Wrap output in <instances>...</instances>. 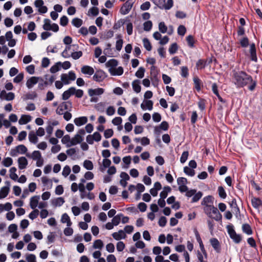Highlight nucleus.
<instances>
[{"label":"nucleus","instance_id":"5701e85b","mask_svg":"<svg viewBox=\"0 0 262 262\" xmlns=\"http://www.w3.org/2000/svg\"><path fill=\"white\" fill-rule=\"evenodd\" d=\"M31 120V117L28 115H22L18 121L20 125L26 124Z\"/></svg>","mask_w":262,"mask_h":262},{"label":"nucleus","instance_id":"49530a36","mask_svg":"<svg viewBox=\"0 0 262 262\" xmlns=\"http://www.w3.org/2000/svg\"><path fill=\"white\" fill-rule=\"evenodd\" d=\"M82 56V52L81 51L78 52H72V53H70V57H72L73 59L76 60L80 58Z\"/></svg>","mask_w":262,"mask_h":262},{"label":"nucleus","instance_id":"412c9836","mask_svg":"<svg viewBox=\"0 0 262 262\" xmlns=\"http://www.w3.org/2000/svg\"><path fill=\"white\" fill-rule=\"evenodd\" d=\"M210 242L213 248V249L216 251V252L219 253L221 251L220 243L217 239L215 238H212L210 239Z\"/></svg>","mask_w":262,"mask_h":262},{"label":"nucleus","instance_id":"13d9d810","mask_svg":"<svg viewBox=\"0 0 262 262\" xmlns=\"http://www.w3.org/2000/svg\"><path fill=\"white\" fill-rule=\"evenodd\" d=\"M218 192L220 196L222 199H225L227 195L226 193L222 186H219L218 188Z\"/></svg>","mask_w":262,"mask_h":262},{"label":"nucleus","instance_id":"ddd939ff","mask_svg":"<svg viewBox=\"0 0 262 262\" xmlns=\"http://www.w3.org/2000/svg\"><path fill=\"white\" fill-rule=\"evenodd\" d=\"M88 122V118L85 116L80 117L76 118L74 120V122L77 126H82L86 124Z\"/></svg>","mask_w":262,"mask_h":262},{"label":"nucleus","instance_id":"4c0bfd02","mask_svg":"<svg viewBox=\"0 0 262 262\" xmlns=\"http://www.w3.org/2000/svg\"><path fill=\"white\" fill-rule=\"evenodd\" d=\"M83 166L85 169L89 170H92L94 168V165L92 162L88 160H85L83 162Z\"/></svg>","mask_w":262,"mask_h":262},{"label":"nucleus","instance_id":"8fccbe9b","mask_svg":"<svg viewBox=\"0 0 262 262\" xmlns=\"http://www.w3.org/2000/svg\"><path fill=\"white\" fill-rule=\"evenodd\" d=\"M71 171L70 167L68 165H66L63 168L62 174L64 177L66 178L70 174Z\"/></svg>","mask_w":262,"mask_h":262},{"label":"nucleus","instance_id":"c756f323","mask_svg":"<svg viewBox=\"0 0 262 262\" xmlns=\"http://www.w3.org/2000/svg\"><path fill=\"white\" fill-rule=\"evenodd\" d=\"M71 141L72 139H71V137L69 135H66L64 136L61 139V142L63 144H66L67 147H70L72 146L69 145L70 144L72 143Z\"/></svg>","mask_w":262,"mask_h":262},{"label":"nucleus","instance_id":"c03bdc74","mask_svg":"<svg viewBox=\"0 0 262 262\" xmlns=\"http://www.w3.org/2000/svg\"><path fill=\"white\" fill-rule=\"evenodd\" d=\"M61 64L60 62H57L53 66L50 68V72L52 73H55L60 70V67Z\"/></svg>","mask_w":262,"mask_h":262},{"label":"nucleus","instance_id":"864d4df0","mask_svg":"<svg viewBox=\"0 0 262 262\" xmlns=\"http://www.w3.org/2000/svg\"><path fill=\"white\" fill-rule=\"evenodd\" d=\"M159 30L162 33H165L167 32V27L164 22H160L159 24Z\"/></svg>","mask_w":262,"mask_h":262},{"label":"nucleus","instance_id":"b1692460","mask_svg":"<svg viewBox=\"0 0 262 262\" xmlns=\"http://www.w3.org/2000/svg\"><path fill=\"white\" fill-rule=\"evenodd\" d=\"M68 105L67 102H63L57 108L56 112L58 115H62L63 114V111L64 110L68 109Z\"/></svg>","mask_w":262,"mask_h":262},{"label":"nucleus","instance_id":"4be33fe9","mask_svg":"<svg viewBox=\"0 0 262 262\" xmlns=\"http://www.w3.org/2000/svg\"><path fill=\"white\" fill-rule=\"evenodd\" d=\"M26 156L35 161L42 157L41 152L38 150L34 151L31 155L27 153L26 154Z\"/></svg>","mask_w":262,"mask_h":262},{"label":"nucleus","instance_id":"1a4fd4ad","mask_svg":"<svg viewBox=\"0 0 262 262\" xmlns=\"http://www.w3.org/2000/svg\"><path fill=\"white\" fill-rule=\"evenodd\" d=\"M169 127L168 123L166 121H163L160 124L159 126H156L154 128L155 133L156 134H159L161 133V130L166 131L168 130Z\"/></svg>","mask_w":262,"mask_h":262},{"label":"nucleus","instance_id":"393cba45","mask_svg":"<svg viewBox=\"0 0 262 262\" xmlns=\"http://www.w3.org/2000/svg\"><path fill=\"white\" fill-rule=\"evenodd\" d=\"M61 222L62 223H67V227H70L72 224L69 216L66 213H64L62 215Z\"/></svg>","mask_w":262,"mask_h":262},{"label":"nucleus","instance_id":"338daca9","mask_svg":"<svg viewBox=\"0 0 262 262\" xmlns=\"http://www.w3.org/2000/svg\"><path fill=\"white\" fill-rule=\"evenodd\" d=\"M61 80L64 84H68L70 83V79L67 74H62L61 75Z\"/></svg>","mask_w":262,"mask_h":262},{"label":"nucleus","instance_id":"37998d69","mask_svg":"<svg viewBox=\"0 0 262 262\" xmlns=\"http://www.w3.org/2000/svg\"><path fill=\"white\" fill-rule=\"evenodd\" d=\"M145 69L143 67H140L136 72L135 75L137 77L142 78L144 76Z\"/></svg>","mask_w":262,"mask_h":262},{"label":"nucleus","instance_id":"603ef678","mask_svg":"<svg viewBox=\"0 0 262 262\" xmlns=\"http://www.w3.org/2000/svg\"><path fill=\"white\" fill-rule=\"evenodd\" d=\"M26 258L27 262H36V256L33 254H27Z\"/></svg>","mask_w":262,"mask_h":262},{"label":"nucleus","instance_id":"7ed1b4c3","mask_svg":"<svg viewBox=\"0 0 262 262\" xmlns=\"http://www.w3.org/2000/svg\"><path fill=\"white\" fill-rule=\"evenodd\" d=\"M104 92V90L102 88L90 89L88 90V94L91 97L90 101L91 102H97L99 100L97 96H100Z\"/></svg>","mask_w":262,"mask_h":262},{"label":"nucleus","instance_id":"dca6fc26","mask_svg":"<svg viewBox=\"0 0 262 262\" xmlns=\"http://www.w3.org/2000/svg\"><path fill=\"white\" fill-rule=\"evenodd\" d=\"M112 236L114 239L117 241L120 240L121 239H124L126 237V234L125 232L122 230H120L118 232H114L112 234Z\"/></svg>","mask_w":262,"mask_h":262},{"label":"nucleus","instance_id":"9d476101","mask_svg":"<svg viewBox=\"0 0 262 262\" xmlns=\"http://www.w3.org/2000/svg\"><path fill=\"white\" fill-rule=\"evenodd\" d=\"M39 78L38 77L33 76L30 77L26 81V86L29 89H32L36 84L38 83Z\"/></svg>","mask_w":262,"mask_h":262},{"label":"nucleus","instance_id":"f704fd0d","mask_svg":"<svg viewBox=\"0 0 262 262\" xmlns=\"http://www.w3.org/2000/svg\"><path fill=\"white\" fill-rule=\"evenodd\" d=\"M243 231L247 235H251L252 233V231L251 227L247 224H243L242 226Z\"/></svg>","mask_w":262,"mask_h":262},{"label":"nucleus","instance_id":"79ce46f5","mask_svg":"<svg viewBox=\"0 0 262 262\" xmlns=\"http://www.w3.org/2000/svg\"><path fill=\"white\" fill-rule=\"evenodd\" d=\"M72 24L74 26H75L77 28H79L82 25V19L78 18H74L72 20Z\"/></svg>","mask_w":262,"mask_h":262},{"label":"nucleus","instance_id":"09e8293b","mask_svg":"<svg viewBox=\"0 0 262 262\" xmlns=\"http://www.w3.org/2000/svg\"><path fill=\"white\" fill-rule=\"evenodd\" d=\"M43 21V29L46 31L50 30L52 25L50 20L49 19H45Z\"/></svg>","mask_w":262,"mask_h":262},{"label":"nucleus","instance_id":"f3484780","mask_svg":"<svg viewBox=\"0 0 262 262\" xmlns=\"http://www.w3.org/2000/svg\"><path fill=\"white\" fill-rule=\"evenodd\" d=\"M75 45L72 46H66L64 50L61 53V56L64 58H69L70 57V53H72L74 51L72 50V47H74Z\"/></svg>","mask_w":262,"mask_h":262},{"label":"nucleus","instance_id":"aec40b11","mask_svg":"<svg viewBox=\"0 0 262 262\" xmlns=\"http://www.w3.org/2000/svg\"><path fill=\"white\" fill-rule=\"evenodd\" d=\"M105 78V73L102 71L96 72V73L93 76V79L94 80L97 82L102 81Z\"/></svg>","mask_w":262,"mask_h":262},{"label":"nucleus","instance_id":"774afa93","mask_svg":"<svg viewBox=\"0 0 262 262\" xmlns=\"http://www.w3.org/2000/svg\"><path fill=\"white\" fill-rule=\"evenodd\" d=\"M122 119L120 117H116L112 120V123L115 125H119L121 124Z\"/></svg>","mask_w":262,"mask_h":262},{"label":"nucleus","instance_id":"4d7b16f0","mask_svg":"<svg viewBox=\"0 0 262 262\" xmlns=\"http://www.w3.org/2000/svg\"><path fill=\"white\" fill-rule=\"evenodd\" d=\"M202 193L200 191L196 193L193 195V196L192 199V202H198L202 196Z\"/></svg>","mask_w":262,"mask_h":262},{"label":"nucleus","instance_id":"5fc2aeb1","mask_svg":"<svg viewBox=\"0 0 262 262\" xmlns=\"http://www.w3.org/2000/svg\"><path fill=\"white\" fill-rule=\"evenodd\" d=\"M178 50V45L176 43H173L169 48V52L170 54H173L176 53Z\"/></svg>","mask_w":262,"mask_h":262},{"label":"nucleus","instance_id":"4468645a","mask_svg":"<svg viewBox=\"0 0 262 262\" xmlns=\"http://www.w3.org/2000/svg\"><path fill=\"white\" fill-rule=\"evenodd\" d=\"M141 107L143 110L151 111L153 108V102L151 100H144L141 104Z\"/></svg>","mask_w":262,"mask_h":262},{"label":"nucleus","instance_id":"2f4dec72","mask_svg":"<svg viewBox=\"0 0 262 262\" xmlns=\"http://www.w3.org/2000/svg\"><path fill=\"white\" fill-rule=\"evenodd\" d=\"M106 67L110 68L109 69L115 68L118 65V61L115 59L109 60L106 63Z\"/></svg>","mask_w":262,"mask_h":262},{"label":"nucleus","instance_id":"7c9ffc66","mask_svg":"<svg viewBox=\"0 0 262 262\" xmlns=\"http://www.w3.org/2000/svg\"><path fill=\"white\" fill-rule=\"evenodd\" d=\"M39 78V81H38V88L42 90L44 89L45 87H46L48 84V83L47 81L45 80L42 77H38Z\"/></svg>","mask_w":262,"mask_h":262},{"label":"nucleus","instance_id":"de8ad7c7","mask_svg":"<svg viewBox=\"0 0 262 262\" xmlns=\"http://www.w3.org/2000/svg\"><path fill=\"white\" fill-rule=\"evenodd\" d=\"M184 172L188 176L192 177L195 174V171L193 169H191L190 167L187 166H185L184 168Z\"/></svg>","mask_w":262,"mask_h":262},{"label":"nucleus","instance_id":"bf43d9fd","mask_svg":"<svg viewBox=\"0 0 262 262\" xmlns=\"http://www.w3.org/2000/svg\"><path fill=\"white\" fill-rule=\"evenodd\" d=\"M39 214V211L37 209H34L29 215V217L31 220L36 219Z\"/></svg>","mask_w":262,"mask_h":262},{"label":"nucleus","instance_id":"20e7f679","mask_svg":"<svg viewBox=\"0 0 262 262\" xmlns=\"http://www.w3.org/2000/svg\"><path fill=\"white\" fill-rule=\"evenodd\" d=\"M85 134V131L83 128L80 129L77 133L72 138V143L69 145H76L80 143L83 140V136Z\"/></svg>","mask_w":262,"mask_h":262},{"label":"nucleus","instance_id":"c85d7f7f","mask_svg":"<svg viewBox=\"0 0 262 262\" xmlns=\"http://www.w3.org/2000/svg\"><path fill=\"white\" fill-rule=\"evenodd\" d=\"M28 138L30 142L33 144H36L38 142L37 135L35 134L33 131H31L29 133Z\"/></svg>","mask_w":262,"mask_h":262},{"label":"nucleus","instance_id":"a18cd8bd","mask_svg":"<svg viewBox=\"0 0 262 262\" xmlns=\"http://www.w3.org/2000/svg\"><path fill=\"white\" fill-rule=\"evenodd\" d=\"M95 108L97 111L103 113L105 110V104L102 102L98 103L95 105Z\"/></svg>","mask_w":262,"mask_h":262},{"label":"nucleus","instance_id":"6ab92c4d","mask_svg":"<svg viewBox=\"0 0 262 262\" xmlns=\"http://www.w3.org/2000/svg\"><path fill=\"white\" fill-rule=\"evenodd\" d=\"M18 168L20 169H24L26 168L28 162L27 159L24 157H21L18 159Z\"/></svg>","mask_w":262,"mask_h":262},{"label":"nucleus","instance_id":"6e6552de","mask_svg":"<svg viewBox=\"0 0 262 262\" xmlns=\"http://www.w3.org/2000/svg\"><path fill=\"white\" fill-rule=\"evenodd\" d=\"M44 2L42 0H36L34 2L35 6L38 8V11L40 13H45L48 11V8L46 6L43 5Z\"/></svg>","mask_w":262,"mask_h":262},{"label":"nucleus","instance_id":"a19ab883","mask_svg":"<svg viewBox=\"0 0 262 262\" xmlns=\"http://www.w3.org/2000/svg\"><path fill=\"white\" fill-rule=\"evenodd\" d=\"M143 43L144 47L147 51H149L151 50L152 47H151V43L147 38H143Z\"/></svg>","mask_w":262,"mask_h":262},{"label":"nucleus","instance_id":"a211bd4d","mask_svg":"<svg viewBox=\"0 0 262 262\" xmlns=\"http://www.w3.org/2000/svg\"><path fill=\"white\" fill-rule=\"evenodd\" d=\"M250 54L251 59L252 61L256 62L257 60V58L256 56V48L254 43H252L250 46Z\"/></svg>","mask_w":262,"mask_h":262},{"label":"nucleus","instance_id":"680f3d73","mask_svg":"<svg viewBox=\"0 0 262 262\" xmlns=\"http://www.w3.org/2000/svg\"><path fill=\"white\" fill-rule=\"evenodd\" d=\"M173 6V1L172 0H167V3L164 2V5L162 7V8H164L166 10L170 9Z\"/></svg>","mask_w":262,"mask_h":262},{"label":"nucleus","instance_id":"bb28decb","mask_svg":"<svg viewBox=\"0 0 262 262\" xmlns=\"http://www.w3.org/2000/svg\"><path fill=\"white\" fill-rule=\"evenodd\" d=\"M140 81L139 80H135L132 82V86L134 91L137 93L141 91Z\"/></svg>","mask_w":262,"mask_h":262},{"label":"nucleus","instance_id":"58836bf2","mask_svg":"<svg viewBox=\"0 0 262 262\" xmlns=\"http://www.w3.org/2000/svg\"><path fill=\"white\" fill-rule=\"evenodd\" d=\"M252 206L255 208H258L261 205V201L260 199L254 198L251 200Z\"/></svg>","mask_w":262,"mask_h":262},{"label":"nucleus","instance_id":"f03ea898","mask_svg":"<svg viewBox=\"0 0 262 262\" xmlns=\"http://www.w3.org/2000/svg\"><path fill=\"white\" fill-rule=\"evenodd\" d=\"M204 211L209 217L216 221H219L222 219V214L217 209L213 206L206 205L204 207Z\"/></svg>","mask_w":262,"mask_h":262},{"label":"nucleus","instance_id":"39448f33","mask_svg":"<svg viewBox=\"0 0 262 262\" xmlns=\"http://www.w3.org/2000/svg\"><path fill=\"white\" fill-rule=\"evenodd\" d=\"M228 233L231 239L236 244H238L242 240L241 236L236 233L232 226H227Z\"/></svg>","mask_w":262,"mask_h":262},{"label":"nucleus","instance_id":"6e6d98bb","mask_svg":"<svg viewBox=\"0 0 262 262\" xmlns=\"http://www.w3.org/2000/svg\"><path fill=\"white\" fill-rule=\"evenodd\" d=\"M13 163V160L12 158L10 157L6 158L4 159L3 161V163L4 165L6 167H9Z\"/></svg>","mask_w":262,"mask_h":262},{"label":"nucleus","instance_id":"473e14b6","mask_svg":"<svg viewBox=\"0 0 262 262\" xmlns=\"http://www.w3.org/2000/svg\"><path fill=\"white\" fill-rule=\"evenodd\" d=\"M64 203V200L62 197L57 198L52 201V204L55 206H61Z\"/></svg>","mask_w":262,"mask_h":262},{"label":"nucleus","instance_id":"e2e57ef3","mask_svg":"<svg viewBox=\"0 0 262 262\" xmlns=\"http://www.w3.org/2000/svg\"><path fill=\"white\" fill-rule=\"evenodd\" d=\"M88 13L93 16H97L99 13V10L98 8L93 7L89 9Z\"/></svg>","mask_w":262,"mask_h":262},{"label":"nucleus","instance_id":"0eeeda50","mask_svg":"<svg viewBox=\"0 0 262 262\" xmlns=\"http://www.w3.org/2000/svg\"><path fill=\"white\" fill-rule=\"evenodd\" d=\"M27 148L24 145H19L15 148L11 149L10 155L12 157H15L18 154H24L27 152Z\"/></svg>","mask_w":262,"mask_h":262},{"label":"nucleus","instance_id":"f8f14e48","mask_svg":"<svg viewBox=\"0 0 262 262\" xmlns=\"http://www.w3.org/2000/svg\"><path fill=\"white\" fill-rule=\"evenodd\" d=\"M108 72L113 76H120L123 73V69L122 67L109 69Z\"/></svg>","mask_w":262,"mask_h":262},{"label":"nucleus","instance_id":"69168bd1","mask_svg":"<svg viewBox=\"0 0 262 262\" xmlns=\"http://www.w3.org/2000/svg\"><path fill=\"white\" fill-rule=\"evenodd\" d=\"M188 155L189 153L187 151H184L182 153L180 158V161L182 163H184L186 161L188 157Z\"/></svg>","mask_w":262,"mask_h":262},{"label":"nucleus","instance_id":"a878e982","mask_svg":"<svg viewBox=\"0 0 262 262\" xmlns=\"http://www.w3.org/2000/svg\"><path fill=\"white\" fill-rule=\"evenodd\" d=\"M81 72L84 74L92 75L94 73L93 68L88 66H84L81 68Z\"/></svg>","mask_w":262,"mask_h":262},{"label":"nucleus","instance_id":"c9c22d12","mask_svg":"<svg viewBox=\"0 0 262 262\" xmlns=\"http://www.w3.org/2000/svg\"><path fill=\"white\" fill-rule=\"evenodd\" d=\"M123 214L120 213L114 216L112 220V222L113 223L114 226H117L120 223L121 217Z\"/></svg>","mask_w":262,"mask_h":262},{"label":"nucleus","instance_id":"cd10ccee","mask_svg":"<svg viewBox=\"0 0 262 262\" xmlns=\"http://www.w3.org/2000/svg\"><path fill=\"white\" fill-rule=\"evenodd\" d=\"M171 191V188L169 186L164 187L163 190L160 192V199H165L167 196L168 193Z\"/></svg>","mask_w":262,"mask_h":262},{"label":"nucleus","instance_id":"423d86ee","mask_svg":"<svg viewBox=\"0 0 262 262\" xmlns=\"http://www.w3.org/2000/svg\"><path fill=\"white\" fill-rule=\"evenodd\" d=\"M136 0H128L121 7L120 12L122 15H126L130 11Z\"/></svg>","mask_w":262,"mask_h":262},{"label":"nucleus","instance_id":"9b49d317","mask_svg":"<svg viewBox=\"0 0 262 262\" xmlns=\"http://www.w3.org/2000/svg\"><path fill=\"white\" fill-rule=\"evenodd\" d=\"M6 186L3 187L0 190V195L2 198H5L7 196L9 193L10 187V183L9 181L5 182Z\"/></svg>","mask_w":262,"mask_h":262},{"label":"nucleus","instance_id":"ea45409f","mask_svg":"<svg viewBox=\"0 0 262 262\" xmlns=\"http://www.w3.org/2000/svg\"><path fill=\"white\" fill-rule=\"evenodd\" d=\"M93 247L94 249L100 250L103 247V243L101 239H97L94 242Z\"/></svg>","mask_w":262,"mask_h":262},{"label":"nucleus","instance_id":"3c124183","mask_svg":"<svg viewBox=\"0 0 262 262\" xmlns=\"http://www.w3.org/2000/svg\"><path fill=\"white\" fill-rule=\"evenodd\" d=\"M152 26V22L150 20L145 21L143 24L144 30L146 31H150L151 29Z\"/></svg>","mask_w":262,"mask_h":262},{"label":"nucleus","instance_id":"72a5a7b5","mask_svg":"<svg viewBox=\"0 0 262 262\" xmlns=\"http://www.w3.org/2000/svg\"><path fill=\"white\" fill-rule=\"evenodd\" d=\"M16 171V168L15 167H12L10 169V178L14 181H16L18 179Z\"/></svg>","mask_w":262,"mask_h":262},{"label":"nucleus","instance_id":"f257e3e1","mask_svg":"<svg viewBox=\"0 0 262 262\" xmlns=\"http://www.w3.org/2000/svg\"><path fill=\"white\" fill-rule=\"evenodd\" d=\"M233 82L237 88H243L250 83L249 89L253 91L256 86V82L252 77L243 71L235 72L233 75Z\"/></svg>","mask_w":262,"mask_h":262},{"label":"nucleus","instance_id":"2eb2a0df","mask_svg":"<svg viewBox=\"0 0 262 262\" xmlns=\"http://www.w3.org/2000/svg\"><path fill=\"white\" fill-rule=\"evenodd\" d=\"M39 199V195H35L31 198L30 201V206L31 209H34L36 208L38 205Z\"/></svg>","mask_w":262,"mask_h":262},{"label":"nucleus","instance_id":"e433bc0d","mask_svg":"<svg viewBox=\"0 0 262 262\" xmlns=\"http://www.w3.org/2000/svg\"><path fill=\"white\" fill-rule=\"evenodd\" d=\"M117 38L118 39L116 41V48L117 51H120L122 48V45H123V39L121 38V35H118Z\"/></svg>","mask_w":262,"mask_h":262},{"label":"nucleus","instance_id":"052dcab7","mask_svg":"<svg viewBox=\"0 0 262 262\" xmlns=\"http://www.w3.org/2000/svg\"><path fill=\"white\" fill-rule=\"evenodd\" d=\"M24 75L23 73L18 74L14 79L13 82L18 83L21 82L24 79Z\"/></svg>","mask_w":262,"mask_h":262},{"label":"nucleus","instance_id":"0e129e2a","mask_svg":"<svg viewBox=\"0 0 262 262\" xmlns=\"http://www.w3.org/2000/svg\"><path fill=\"white\" fill-rule=\"evenodd\" d=\"M186 40L188 43V46L190 48H192L194 47V38L192 35H189L186 37Z\"/></svg>","mask_w":262,"mask_h":262}]
</instances>
